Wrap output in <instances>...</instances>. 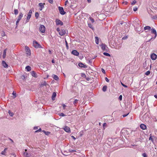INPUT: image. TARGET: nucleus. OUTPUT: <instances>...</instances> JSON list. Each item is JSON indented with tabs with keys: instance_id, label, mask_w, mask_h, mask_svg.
<instances>
[{
	"instance_id": "nucleus-25",
	"label": "nucleus",
	"mask_w": 157,
	"mask_h": 157,
	"mask_svg": "<svg viewBox=\"0 0 157 157\" xmlns=\"http://www.w3.org/2000/svg\"><path fill=\"white\" fill-rule=\"evenodd\" d=\"M24 156H25L26 157H28L30 156L31 155L30 154H29L28 153L24 152Z\"/></svg>"
},
{
	"instance_id": "nucleus-4",
	"label": "nucleus",
	"mask_w": 157,
	"mask_h": 157,
	"mask_svg": "<svg viewBox=\"0 0 157 157\" xmlns=\"http://www.w3.org/2000/svg\"><path fill=\"white\" fill-rule=\"evenodd\" d=\"M33 46L35 48H41L40 45L36 40L33 41Z\"/></svg>"
},
{
	"instance_id": "nucleus-44",
	"label": "nucleus",
	"mask_w": 157,
	"mask_h": 157,
	"mask_svg": "<svg viewBox=\"0 0 157 157\" xmlns=\"http://www.w3.org/2000/svg\"><path fill=\"white\" fill-rule=\"evenodd\" d=\"M149 140H151L152 142L153 143L154 142V140L152 138L151 136L149 138Z\"/></svg>"
},
{
	"instance_id": "nucleus-24",
	"label": "nucleus",
	"mask_w": 157,
	"mask_h": 157,
	"mask_svg": "<svg viewBox=\"0 0 157 157\" xmlns=\"http://www.w3.org/2000/svg\"><path fill=\"white\" fill-rule=\"evenodd\" d=\"M95 43L97 44H98L99 43V38L98 37L96 36L95 37Z\"/></svg>"
},
{
	"instance_id": "nucleus-22",
	"label": "nucleus",
	"mask_w": 157,
	"mask_h": 157,
	"mask_svg": "<svg viewBox=\"0 0 157 157\" xmlns=\"http://www.w3.org/2000/svg\"><path fill=\"white\" fill-rule=\"evenodd\" d=\"M52 77L55 80H58L59 78L58 76L57 75H52Z\"/></svg>"
},
{
	"instance_id": "nucleus-1",
	"label": "nucleus",
	"mask_w": 157,
	"mask_h": 157,
	"mask_svg": "<svg viewBox=\"0 0 157 157\" xmlns=\"http://www.w3.org/2000/svg\"><path fill=\"white\" fill-rule=\"evenodd\" d=\"M134 24L136 25V27L135 29L136 31L139 33L143 32L144 31L143 29L140 25V22L138 19H136L134 21Z\"/></svg>"
},
{
	"instance_id": "nucleus-29",
	"label": "nucleus",
	"mask_w": 157,
	"mask_h": 157,
	"mask_svg": "<svg viewBox=\"0 0 157 157\" xmlns=\"http://www.w3.org/2000/svg\"><path fill=\"white\" fill-rule=\"evenodd\" d=\"M42 132L46 135H49L50 133V132H48V131H45V130H43L42 131Z\"/></svg>"
},
{
	"instance_id": "nucleus-9",
	"label": "nucleus",
	"mask_w": 157,
	"mask_h": 157,
	"mask_svg": "<svg viewBox=\"0 0 157 157\" xmlns=\"http://www.w3.org/2000/svg\"><path fill=\"white\" fill-rule=\"evenodd\" d=\"M56 25H63V22L59 19H56Z\"/></svg>"
},
{
	"instance_id": "nucleus-59",
	"label": "nucleus",
	"mask_w": 157,
	"mask_h": 157,
	"mask_svg": "<svg viewBox=\"0 0 157 157\" xmlns=\"http://www.w3.org/2000/svg\"><path fill=\"white\" fill-rule=\"evenodd\" d=\"M56 30L57 32H59L61 30H60L59 28H57L56 29Z\"/></svg>"
},
{
	"instance_id": "nucleus-16",
	"label": "nucleus",
	"mask_w": 157,
	"mask_h": 157,
	"mask_svg": "<svg viewBox=\"0 0 157 157\" xmlns=\"http://www.w3.org/2000/svg\"><path fill=\"white\" fill-rule=\"evenodd\" d=\"M140 127L143 130L145 129L147 127L146 125L144 124H141L140 125Z\"/></svg>"
},
{
	"instance_id": "nucleus-26",
	"label": "nucleus",
	"mask_w": 157,
	"mask_h": 157,
	"mask_svg": "<svg viewBox=\"0 0 157 157\" xmlns=\"http://www.w3.org/2000/svg\"><path fill=\"white\" fill-rule=\"evenodd\" d=\"M23 15L22 13L20 12L18 17V19L21 20L23 17Z\"/></svg>"
},
{
	"instance_id": "nucleus-53",
	"label": "nucleus",
	"mask_w": 157,
	"mask_h": 157,
	"mask_svg": "<svg viewBox=\"0 0 157 157\" xmlns=\"http://www.w3.org/2000/svg\"><path fill=\"white\" fill-rule=\"evenodd\" d=\"M129 114V113H127V114H124L123 115V117H125L127 116Z\"/></svg>"
},
{
	"instance_id": "nucleus-18",
	"label": "nucleus",
	"mask_w": 157,
	"mask_h": 157,
	"mask_svg": "<svg viewBox=\"0 0 157 157\" xmlns=\"http://www.w3.org/2000/svg\"><path fill=\"white\" fill-rule=\"evenodd\" d=\"M2 63L3 66L4 67H8V65L6 63V62L5 61H2Z\"/></svg>"
},
{
	"instance_id": "nucleus-6",
	"label": "nucleus",
	"mask_w": 157,
	"mask_h": 157,
	"mask_svg": "<svg viewBox=\"0 0 157 157\" xmlns=\"http://www.w3.org/2000/svg\"><path fill=\"white\" fill-rule=\"evenodd\" d=\"M59 10L60 12V13L62 15H64L65 14L66 12L64 11L63 8L59 6Z\"/></svg>"
},
{
	"instance_id": "nucleus-40",
	"label": "nucleus",
	"mask_w": 157,
	"mask_h": 157,
	"mask_svg": "<svg viewBox=\"0 0 157 157\" xmlns=\"http://www.w3.org/2000/svg\"><path fill=\"white\" fill-rule=\"evenodd\" d=\"M89 19L92 23H94V20L91 17H89Z\"/></svg>"
},
{
	"instance_id": "nucleus-50",
	"label": "nucleus",
	"mask_w": 157,
	"mask_h": 157,
	"mask_svg": "<svg viewBox=\"0 0 157 157\" xmlns=\"http://www.w3.org/2000/svg\"><path fill=\"white\" fill-rule=\"evenodd\" d=\"M123 4H124L125 5H127L128 3V2L127 1H124L122 2Z\"/></svg>"
},
{
	"instance_id": "nucleus-63",
	"label": "nucleus",
	"mask_w": 157,
	"mask_h": 157,
	"mask_svg": "<svg viewBox=\"0 0 157 157\" xmlns=\"http://www.w3.org/2000/svg\"><path fill=\"white\" fill-rule=\"evenodd\" d=\"M68 3V2L67 0L66 1L65 3V5H66Z\"/></svg>"
},
{
	"instance_id": "nucleus-41",
	"label": "nucleus",
	"mask_w": 157,
	"mask_h": 157,
	"mask_svg": "<svg viewBox=\"0 0 157 157\" xmlns=\"http://www.w3.org/2000/svg\"><path fill=\"white\" fill-rule=\"evenodd\" d=\"M150 72L149 71H148L145 72V75H148L150 74Z\"/></svg>"
},
{
	"instance_id": "nucleus-20",
	"label": "nucleus",
	"mask_w": 157,
	"mask_h": 157,
	"mask_svg": "<svg viewBox=\"0 0 157 157\" xmlns=\"http://www.w3.org/2000/svg\"><path fill=\"white\" fill-rule=\"evenodd\" d=\"M31 74L33 77H37V75L35 72L34 71H31Z\"/></svg>"
},
{
	"instance_id": "nucleus-54",
	"label": "nucleus",
	"mask_w": 157,
	"mask_h": 157,
	"mask_svg": "<svg viewBox=\"0 0 157 157\" xmlns=\"http://www.w3.org/2000/svg\"><path fill=\"white\" fill-rule=\"evenodd\" d=\"M105 80L107 82H109V80L107 77H105Z\"/></svg>"
},
{
	"instance_id": "nucleus-64",
	"label": "nucleus",
	"mask_w": 157,
	"mask_h": 157,
	"mask_svg": "<svg viewBox=\"0 0 157 157\" xmlns=\"http://www.w3.org/2000/svg\"><path fill=\"white\" fill-rule=\"evenodd\" d=\"M86 79L87 80L89 81L90 79V78H86Z\"/></svg>"
},
{
	"instance_id": "nucleus-15",
	"label": "nucleus",
	"mask_w": 157,
	"mask_h": 157,
	"mask_svg": "<svg viewBox=\"0 0 157 157\" xmlns=\"http://www.w3.org/2000/svg\"><path fill=\"white\" fill-rule=\"evenodd\" d=\"M78 66L80 67L86 68L87 66L82 63H80L78 64Z\"/></svg>"
},
{
	"instance_id": "nucleus-43",
	"label": "nucleus",
	"mask_w": 157,
	"mask_h": 157,
	"mask_svg": "<svg viewBox=\"0 0 157 157\" xmlns=\"http://www.w3.org/2000/svg\"><path fill=\"white\" fill-rule=\"evenodd\" d=\"M142 156L144 157H147V155L145 153H144L142 154Z\"/></svg>"
},
{
	"instance_id": "nucleus-28",
	"label": "nucleus",
	"mask_w": 157,
	"mask_h": 157,
	"mask_svg": "<svg viewBox=\"0 0 157 157\" xmlns=\"http://www.w3.org/2000/svg\"><path fill=\"white\" fill-rule=\"evenodd\" d=\"M25 69L27 70V71H31V68L29 66H27L25 67Z\"/></svg>"
},
{
	"instance_id": "nucleus-12",
	"label": "nucleus",
	"mask_w": 157,
	"mask_h": 157,
	"mask_svg": "<svg viewBox=\"0 0 157 157\" xmlns=\"http://www.w3.org/2000/svg\"><path fill=\"white\" fill-rule=\"evenodd\" d=\"M64 130L67 132H71L70 128L68 126H65L63 128Z\"/></svg>"
},
{
	"instance_id": "nucleus-5",
	"label": "nucleus",
	"mask_w": 157,
	"mask_h": 157,
	"mask_svg": "<svg viewBox=\"0 0 157 157\" xmlns=\"http://www.w3.org/2000/svg\"><path fill=\"white\" fill-rule=\"evenodd\" d=\"M39 29L41 33H44L45 31V28L43 25H40Z\"/></svg>"
},
{
	"instance_id": "nucleus-38",
	"label": "nucleus",
	"mask_w": 157,
	"mask_h": 157,
	"mask_svg": "<svg viewBox=\"0 0 157 157\" xmlns=\"http://www.w3.org/2000/svg\"><path fill=\"white\" fill-rule=\"evenodd\" d=\"M81 75L82 77H84V78L86 77V75L83 73H81Z\"/></svg>"
},
{
	"instance_id": "nucleus-55",
	"label": "nucleus",
	"mask_w": 157,
	"mask_h": 157,
	"mask_svg": "<svg viewBox=\"0 0 157 157\" xmlns=\"http://www.w3.org/2000/svg\"><path fill=\"white\" fill-rule=\"evenodd\" d=\"M88 26L89 27H90L91 28H92V26L90 24H88Z\"/></svg>"
},
{
	"instance_id": "nucleus-39",
	"label": "nucleus",
	"mask_w": 157,
	"mask_h": 157,
	"mask_svg": "<svg viewBox=\"0 0 157 157\" xmlns=\"http://www.w3.org/2000/svg\"><path fill=\"white\" fill-rule=\"evenodd\" d=\"M59 116H62L63 117L65 116H66L65 114H64L63 113H60L59 114Z\"/></svg>"
},
{
	"instance_id": "nucleus-30",
	"label": "nucleus",
	"mask_w": 157,
	"mask_h": 157,
	"mask_svg": "<svg viewBox=\"0 0 157 157\" xmlns=\"http://www.w3.org/2000/svg\"><path fill=\"white\" fill-rule=\"evenodd\" d=\"M8 113L9 115L11 117L13 116V112H11L10 110L9 111Z\"/></svg>"
},
{
	"instance_id": "nucleus-14",
	"label": "nucleus",
	"mask_w": 157,
	"mask_h": 157,
	"mask_svg": "<svg viewBox=\"0 0 157 157\" xmlns=\"http://www.w3.org/2000/svg\"><path fill=\"white\" fill-rule=\"evenodd\" d=\"M40 86L41 87H43L44 86L47 87V86H49V85L47 83L46 81H44L40 85Z\"/></svg>"
},
{
	"instance_id": "nucleus-3",
	"label": "nucleus",
	"mask_w": 157,
	"mask_h": 157,
	"mask_svg": "<svg viewBox=\"0 0 157 157\" xmlns=\"http://www.w3.org/2000/svg\"><path fill=\"white\" fill-rule=\"evenodd\" d=\"M101 46L103 51H105L106 52H108L109 51L108 48L105 44H102L101 45Z\"/></svg>"
},
{
	"instance_id": "nucleus-23",
	"label": "nucleus",
	"mask_w": 157,
	"mask_h": 157,
	"mask_svg": "<svg viewBox=\"0 0 157 157\" xmlns=\"http://www.w3.org/2000/svg\"><path fill=\"white\" fill-rule=\"evenodd\" d=\"M151 29V27L148 26H146L144 27V30H150Z\"/></svg>"
},
{
	"instance_id": "nucleus-10",
	"label": "nucleus",
	"mask_w": 157,
	"mask_h": 157,
	"mask_svg": "<svg viewBox=\"0 0 157 157\" xmlns=\"http://www.w3.org/2000/svg\"><path fill=\"white\" fill-rule=\"evenodd\" d=\"M71 53L72 54L76 56H78L79 55V53L77 50H74L72 51Z\"/></svg>"
},
{
	"instance_id": "nucleus-56",
	"label": "nucleus",
	"mask_w": 157,
	"mask_h": 157,
	"mask_svg": "<svg viewBox=\"0 0 157 157\" xmlns=\"http://www.w3.org/2000/svg\"><path fill=\"white\" fill-rule=\"evenodd\" d=\"M127 38H128V37L127 36H124L122 38V39L125 40V39H127Z\"/></svg>"
},
{
	"instance_id": "nucleus-47",
	"label": "nucleus",
	"mask_w": 157,
	"mask_h": 157,
	"mask_svg": "<svg viewBox=\"0 0 157 157\" xmlns=\"http://www.w3.org/2000/svg\"><path fill=\"white\" fill-rule=\"evenodd\" d=\"M119 99L120 100H121L122 99V96L121 95H120L119 97Z\"/></svg>"
},
{
	"instance_id": "nucleus-52",
	"label": "nucleus",
	"mask_w": 157,
	"mask_h": 157,
	"mask_svg": "<svg viewBox=\"0 0 157 157\" xmlns=\"http://www.w3.org/2000/svg\"><path fill=\"white\" fill-rule=\"evenodd\" d=\"M121 84L124 87H127L128 86H127L126 85H124V84H123V83H122V82H121Z\"/></svg>"
},
{
	"instance_id": "nucleus-57",
	"label": "nucleus",
	"mask_w": 157,
	"mask_h": 157,
	"mask_svg": "<svg viewBox=\"0 0 157 157\" xmlns=\"http://www.w3.org/2000/svg\"><path fill=\"white\" fill-rule=\"evenodd\" d=\"M101 71L103 73H105V70L103 68L101 69Z\"/></svg>"
},
{
	"instance_id": "nucleus-11",
	"label": "nucleus",
	"mask_w": 157,
	"mask_h": 157,
	"mask_svg": "<svg viewBox=\"0 0 157 157\" xmlns=\"http://www.w3.org/2000/svg\"><path fill=\"white\" fill-rule=\"evenodd\" d=\"M151 58L153 60H155L157 58V55L155 53H152L151 54Z\"/></svg>"
},
{
	"instance_id": "nucleus-21",
	"label": "nucleus",
	"mask_w": 157,
	"mask_h": 157,
	"mask_svg": "<svg viewBox=\"0 0 157 157\" xmlns=\"http://www.w3.org/2000/svg\"><path fill=\"white\" fill-rule=\"evenodd\" d=\"M56 92H53L52 96V100H55V98L56 96Z\"/></svg>"
},
{
	"instance_id": "nucleus-36",
	"label": "nucleus",
	"mask_w": 157,
	"mask_h": 157,
	"mask_svg": "<svg viewBox=\"0 0 157 157\" xmlns=\"http://www.w3.org/2000/svg\"><path fill=\"white\" fill-rule=\"evenodd\" d=\"M69 150V151L71 152H75L76 151V150H75L72 149H70Z\"/></svg>"
},
{
	"instance_id": "nucleus-2",
	"label": "nucleus",
	"mask_w": 157,
	"mask_h": 157,
	"mask_svg": "<svg viewBox=\"0 0 157 157\" xmlns=\"http://www.w3.org/2000/svg\"><path fill=\"white\" fill-rule=\"evenodd\" d=\"M32 10H30L26 18V21H25V23H27L29 21V20L30 18L31 17L32 14Z\"/></svg>"
},
{
	"instance_id": "nucleus-51",
	"label": "nucleus",
	"mask_w": 157,
	"mask_h": 157,
	"mask_svg": "<svg viewBox=\"0 0 157 157\" xmlns=\"http://www.w3.org/2000/svg\"><path fill=\"white\" fill-rule=\"evenodd\" d=\"M133 11H136L137 10V8L136 7H135L133 8Z\"/></svg>"
},
{
	"instance_id": "nucleus-35",
	"label": "nucleus",
	"mask_w": 157,
	"mask_h": 157,
	"mask_svg": "<svg viewBox=\"0 0 157 157\" xmlns=\"http://www.w3.org/2000/svg\"><path fill=\"white\" fill-rule=\"evenodd\" d=\"M21 78L22 80H24L25 78V76L24 75H22L21 76Z\"/></svg>"
},
{
	"instance_id": "nucleus-37",
	"label": "nucleus",
	"mask_w": 157,
	"mask_h": 157,
	"mask_svg": "<svg viewBox=\"0 0 157 157\" xmlns=\"http://www.w3.org/2000/svg\"><path fill=\"white\" fill-rule=\"evenodd\" d=\"M65 44H66V48L67 49H68L69 47L68 46L67 42V41H66V40H65Z\"/></svg>"
},
{
	"instance_id": "nucleus-17",
	"label": "nucleus",
	"mask_w": 157,
	"mask_h": 157,
	"mask_svg": "<svg viewBox=\"0 0 157 157\" xmlns=\"http://www.w3.org/2000/svg\"><path fill=\"white\" fill-rule=\"evenodd\" d=\"M44 3L43 4L42 3H39V6L41 8L40 9V10H42V9L44 8Z\"/></svg>"
},
{
	"instance_id": "nucleus-13",
	"label": "nucleus",
	"mask_w": 157,
	"mask_h": 157,
	"mask_svg": "<svg viewBox=\"0 0 157 157\" xmlns=\"http://www.w3.org/2000/svg\"><path fill=\"white\" fill-rule=\"evenodd\" d=\"M66 31L64 29H61L59 32V34L61 36H63L66 33Z\"/></svg>"
},
{
	"instance_id": "nucleus-7",
	"label": "nucleus",
	"mask_w": 157,
	"mask_h": 157,
	"mask_svg": "<svg viewBox=\"0 0 157 157\" xmlns=\"http://www.w3.org/2000/svg\"><path fill=\"white\" fill-rule=\"evenodd\" d=\"M25 49L26 54L29 56L31 54L30 50L29 47L27 46H26L25 47Z\"/></svg>"
},
{
	"instance_id": "nucleus-45",
	"label": "nucleus",
	"mask_w": 157,
	"mask_h": 157,
	"mask_svg": "<svg viewBox=\"0 0 157 157\" xmlns=\"http://www.w3.org/2000/svg\"><path fill=\"white\" fill-rule=\"evenodd\" d=\"M41 131V128H40L39 129L37 130L36 131H35V132L36 133V132H40Z\"/></svg>"
},
{
	"instance_id": "nucleus-60",
	"label": "nucleus",
	"mask_w": 157,
	"mask_h": 157,
	"mask_svg": "<svg viewBox=\"0 0 157 157\" xmlns=\"http://www.w3.org/2000/svg\"><path fill=\"white\" fill-rule=\"evenodd\" d=\"M62 106L63 107V109H65V107H66V105L65 104H63Z\"/></svg>"
},
{
	"instance_id": "nucleus-19",
	"label": "nucleus",
	"mask_w": 157,
	"mask_h": 157,
	"mask_svg": "<svg viewBox=\"0 0 157 157\" xmlns=\"http://www.w3.org/2000/svg\"><path fill=\"white\" fill-rule=\"evenodd\" d=\"M7 50V49L6 48V49H5L4 51L3 54V57L4 58L6 57Z\"/></svg>"
},
{
	"instance_id": "nucleus-49",
	"label": "nucleus",
	"mask_w": 157,
	"mask_h": 157,
	"mask_svg": "<svg viewBox=\"0 0 157 157\" xmlns=\"http://www.w3.org/2000/svg\"><path fill=\"white\" fill-rule=\"evenodd\" d=\"M12 94L14 96V98H15L16 97V93H14V92H13L12 93Z\"/></svg>"
},
{
	"instance_id": "nucleus-31",
	"label": "nucleus",
	"mask_w": 157,
	"mask_h": 157,
	"mask_svg": "<svg viewBox=\"0 0 157 157\" xmlns=\"http://www.w3.org/2000/svg\"><path fill=\"white\" fill-rule=\"evenodd\" d=\"M39 14L37 12H36L35 13V16L36 18H37L39 17Z\"/></svg>"
},
{
	"instance_id": "nucleus-34",
	"label": "nucleus",
	"mask_w": 157,
	"mask_h": 157,
	"mask_svg": "<svg viewBox=\"0 0 157 157\" xmlns=\"http://www.w3.org/2000/svg\"><path fill=\"white\" fill-rule=\"evenodd\" d=\"M103 55H104L106 56H110V55L109 53H107V52L103 53Z\"/></svg>"
},
{
	"instance_id": "nucleus-8",
	"label": "nucleus",
	"mask_w": 157,
	"mask_h": 157,
	"mask_svg": "<svg viewBox=\"0 0 157 157\" xmlns=\"http://www.w3.org/2000/svg\"><path fill=\"white\" fill-rule=\"evenodd\" d=\"M151 33L155 34V36L153 37V39H154L157 36V33L155 29L154 28L151 29Z\"/></svg>"
},
{
	"instance_id": "nucleus-58",
	"label": "nucleus",
	"mask_w": 157,
	"mask_h": 157,
	"mask_svg": "<svg viewBox=\"0 0 157 157\" xmlns=\"http://www.w3.org/2000/svg\"><path fill=\"white\" fill-rule=\"evenodd\" d=\"M157 18V16L155 15L152 17V18L153 19H156Z\"/></svg>"
},
{
	"instance_id": "nucleus-46",
	"label": "nucleus",
	"mask_w": 157,
	"mask_h": 157,
	"mask_svg": "<svg viewBox=\"0 0 157 157\" xmlns=\"http://www.w3.org/2000/svg\"><path fill=\"white\" fill-rule=\"evenodd\" d=\"M6 152L5 151H4V150L3 151H2L1 153V154L2 155H5V153H6Z\"/></svg>"
},
{
	"instance_id": "nucleus-61",
	"label": "nucleus",
	"mask_w": 157,
	"mask_h": 157,
	"mask_svg": "<svg viewBox=\"0 0 157 157\" xmlns=\"http://www.w3.org/2000/svg\"><path fill=\"white\" fill-rule=\"evenodd\" d=\"M106 123H104L103 124V127H104H104L106 126Z\"/></svg>"
},
{
	"instance_id": "nucleus-27",
	"label": "nucleus",
	"mask_w": 157,
	"mask_h": 157,
	"mask_svg": "<svg viewBox=\"0 0 157 157\" xmlns=\"http://www.w3.org/2000/svg\"><path fill=\"white\" fill-rule=\"evenodd\" d=\"M107 86H103L102 90L103 92H105L106 91L107 89Z\"/></svg>"
},
{
	"instance_id": "nucleus-33",
	"label": "nucleus",
	"mask_w": 157,
	"mask_h": 157,
	"mask_svg": "<svg viewBox=\"0 0 157 157\" xmlns=\"http://www.w3.org/2000/svg\"><path fill=\"white\" fill-rule=\"evenodd\" d=\"M78 100L75 99L73 102V104L74 105H76L78 103Z\"/></svg>"
},
{
	"instance_id": "nucleus-32",
	"label": "nucleus",
	"mask_w": 157,
	"mask_h": 157,
	"mask_svg": "<svg viewBox=\"0 0 157 157\" xmlns=\"http://www.w3.org/2000/svg\"><path fill=\"white\" fill-rule=\"evenodd\" d=\"M14 13L15 15H17L18 13V10L17 9H15L14 11Z\"/></svg>"
},
{
	"instance_id": "nucleus-48",
	"label": "nucleus",
	"mask_w": 157,
	"mask_h": 157,
	"mask_svg": "<svg viewBox=\"0 0 157 157\" xmlns=\"http://www.w3.org/2000/svg\"><path fill=\"white\" fill-rule=\"evenodd\" d=\"M48 2L51 4H52L53 3V0H48Z\"/></svg>"
},
{
	"instance_id": "nucleus-62",
	"label": "nucleus",
	"mask_w": 157,
	"mask_h": 157,
	"mask_svg": "<svg viewBox=\"0 0 157 157\" xmlns=\"http://www.w3.org/2000/svg\"><path fill=\"white\" fill-rule=\"evenodd\" d=\"M38 128V127H35L34 128V129H35V130L37 129Z\"/></svg>"
},
{
	"instance_id": "nucleus-42",
	"label": "nucleus",
	"mask_w": 157,
	"mask_h": 157,
	"mask_svg": "<svg viewBox=\"0 0 157 157\" xmlns=\"http://www.w3.org/2000/svg\"><path fill=\"white\" fill-rule=\"evenodd\" d=\"M136 2V0H134L131 3V4L132 5H135Z\"/></svg>"
}]
</instances>
